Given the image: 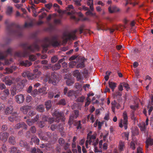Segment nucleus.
Masks as SVG:
<instances>
[{"label": "nucleus", "mask_w": 153, "mask_h": 153, "mask_svg": "<svg viewBox=\"0 0 153 153\" xmlns=\"http://www.w3.org/2000/svg\"><path fill=\"white\" fill-rule=\"evenodd\" d=\"M90 99L88 97L87 99V102L85 103V106L86 107L88 105L90 104Z\"/></svg>", "instance_id": "680f3d73"}, {"label": "nucleus", "mask_w": 153, "mask_h": 153, "mask_svg": "<svg viewBox=\"0 0 153 153\" xmlns=\"http://www.w3.org/2000/svg\"><path fill=\"white\" fill-rule=\"evenodd\" d=\"M32 5L30 7V9L32 10L33 12L34 13V16H36L37 15V14H36L35 13L36 11L35 9L34 8L35 5Z\"/></svg>", "instance_id": "a18cd8bd"}, {"label": "nucleus", "mask_w": 153, "mask_h": 153, "mask_svg": "<svg viewBox=\"0 0 153 153\" xmlns=\"http://www.w3.org/2000/svg\"><path fill=\"white\" fill-rule=\"evenodd\" d=\"M61 43L56 37H53L52 38H47L45 39V42L42 45L43 53H45L47 50L48 47L51 45L54 46H57L60 45Z\"/></svg>", "instance_id": "f257e3e1"}, {"label": "nucleus", "mask_w": 153, "mask_h": 153, "mask_svg": "<svg viewBox=\"0 0 153 153\" xmlns=\"http://www.w3.org/2000/svg\"><path fill=\"white\" fill-rule=\"evenodd\" d=\"M58 104L60 105H63L66 104V102L65 100L64 99H62L60 100L59 103Z\"/></svg>", "instance_id": "79ce46f5"}, {"label": "nucleus", "mask_w": 153, "mask_h": 153, "mask_svg": "<svg viewBox=\"0 0 153 153\" xmlns=\"http://www.w3.org/2000/svg\"><path fill=\"white\" fill-rule=\"evenodd\" d=\"M123 86L126 89L127 91H128L129 89V87L128 85L125 82L123 83Z\"/></svg>", "instance_id": "49530a36"}, {"label": "nucleus", "mask_w": 153, "mask_h": 153, "mask_svg": "<svg viewBox=\"0 0 153 153\" xmlns=\"http://www.w3.org/2000/svg\"><path fill=\"white\" fill-rule=\"evenodd\" d=\"M67 10L68 11L67 13L68 15H71V19H73L76 21H78L75 16L74 15L76 12L74 9V8L72 5H70L66 7Z\"/></svg>", "instance_id": "20e7f679"}, {"label": "nucleus", "mask_w": 153, "mask_h": 153, "mask_svg": "<svg viewBox=\"0 0 153 153\" xmlns=\"http://www.w3.org/2000/svg\"><path fill=\"white\" fill-rule=\"evenodd\" d=\"M97 29L98 30H106L105 29V25L102 23H99L97 24Z\"/></svg>", "instance_id": "aec40b11"}, {"label": "nucleus", "mask_w": 153, "mask_h": 153, "mask_svg": "<svg viewBox=\"0 0 153 153\" xmlns=\"http://www.w3.org/2000/svg\"><path fill=\"white\" fill-rule=\"evenodd\" d=\"M4 94L5 95V97L4 98H3L2 97H1V98L3 100L10 93L8 89H6L4 91Z\"/></svg>", "instance_id": "2f4dec72"}, {"label": "nucleus", "mask_w": 153, "mask_h": 153, "mask_svg": "<svg viewBox=\"0 0 153 153\" xmlns=\"http://www.w3.org/2000/svg\"><path fill=\"white\" fill-rule=\"evenodd\" d=\"M108 85L109 87L112 89V91H113L116 86V83L112 82H109Z\"/></svg>", "instance_id": "5701e85b"}, {"label": "nucleus", "mask_w": 153, "mask_h": 153, "mask_svg": "<svg viewBox=\"0 0 153 153\" xmlns=\"http://www.w3.org/2000/svg\"><path fill=\"white\" fill-rule=\"evenodd\" d=\"M33 24L32 22H30L29 23L26 22L25 23V27H31L32 25Z\"/></svg>", "instance_id": "8fccbe9b"}, {"label": "nucleus", "mask_w": 153, "mask_h": 153, "mask_svg": "<svg viewBox=\"0 0 153 153\" xmlns=\"http://www.w3.org/2000/svg\"><path fill=\"white\" fill-rule=\"evenodd\" d=\"M142 149L140 147H139L137 149V153H142Z\"/></svg>", "instance_id": "774afa93"}, {"label": "nucleus", "mask_w": 153, "mask_h": 153, "mask_svg": "<svg viewBox=\"0 0 153 153\" xmlns=\"http://www.w3.org/2000/svg\"><path fill=\"white\" fill-rule=\"evenodd\" d=\"M94 10H91V9L88 10L87 12L85 13V14L87 16H96L95 13H93V11Z\"/></svg>", "instance_id": "b1692460"}, {"label": "nucleus", "mask_w": 153, "mask_h": 153, "mask_svg": "<svg viewBox=\"0 0 153 153\" xmlns=\"http://www.w3.org/2000/svg\"><path fill=\"white\" fill-rule=\"evenodd\" d=\"M45 6L48 9H50L52 6V4L51 3H50L48 4H45Z\"/></svg>", "instance_id": "bf43d9fd"}, {"label": "nucleus", "mask_w": 153, "mask_h": 153, "mask_svg": "<svg viewBox=\"0 0 153 153\" xmlns=\"http://www.w3.org/2000/svg\"><path fill=\"white\" fill-rule=\"evenodd\" d=\"M87 118L88 119H90L92 123L94 122L95 120V118L93 114H89Z\"/></svg>", "instance_id": "7c9ffc66"}, {"label": "nucleus", "mask_w": 153, "mask_h": 153, "mask_svg": "<svg viewBox=\"0 0 153 153\" xmlns=\"http://www.w3.org/2000/svg\"><path fill=\"white\" fill-rule=\"evenodd\" d=\"M29 52L27 50H24L23 52H16L15 55L19 57H26L29 55Z\"/></svg>", "instance_id": "0eeeda50"}, {"label": "nucleus", "mask_w": 153, "mask_h": 153, "mask_svg": "<svg viewBox=\"0 0 153 153\" xmlns=\"http://www.w3.org/2000/svg\"><path fill=\"white\" fill-rule=\"evenodd\" d=\"M29 76H28V78L29 79L32 80L37 77V76L35 74H32L30 73Z\"/></svg>", "instance_id": "f704fd0d"}, {"label": "nucleus", "mask_w": 153, "mask_h": 153, "mask_svg": "<svg viewBox=\"0 0 153 153\" xmlns=\"http://www.w3.org/2000/svg\"><path fill=\"white\" fill-rule=\"evenodd\" d=\"M76 64V62L75 61L71 62L69 64V66L70 68H73Z\"/></svg>", "instance_id": "ea45409f"}, {"label": "nucleus", "mask_w": 153, "mask_h": 153, "mask_svg": "<svg viewBox=\"0 0 153 153\" xmlns=\"http://www.w3.org/2000/svg\"><path fill=\"white\" fill-rule=\"evenodd\" d=\"M130 148L133 150L135 149V144L132 141L130 143Z\"/></svg>", "instance_id": "6e6d98bb"}, {"label": "nucleus", "mask_w": 153, "mask_h": 153, "mask_svg": "<svg viewBox=\"0 0 153 153\" xmlns=\"http://www.w3.org/2000/svg\"><path fill=\"white\" fill-rule=\"evenodd\" d=\"M36 59V56L33 55H30L29 57L30 60L32 61H35Z\"/></svg>", "instance_id": "37998d69"}, {"label": "nucleus", "mask_w": 153, "mask_h": 153, "mask_svg": "<svg viewBox=\"0 0 153 153\" xmlns=\"http://www.w3.org/2000/svg\"><path fill=\"white\" fill-rule=\"evenodd\" d=\"M149 119L147 118L145 123L144 122H142L140 125V127L142 131H145L146 129L147 128V126L149 124Z\"/></svg>", "instance_id": "6e6552de"}, {"label": "nucleus", "mask_w": 153, "mask_h": 153, "mask_svg": "<svg viewBox=\"0 0 153 153\" xmlns=\"http://www.w3.org/2000/svg\"><path fill=\"white\" fill-rule=\"evenodd\" d=\"M16 101L19 103H22L25 100V97L23 95L19 94L15 97Z\"/></svg>", "instance_id": "9d476101"}, {"label": "nucleus", "mask_w": 153, "mask_h": 153, "mask_svg": "<svg viewBox=\"0 0 153 153\" xmlns=\"http://www.w3.org/2000/svg\"><path fill=\"white\" fill-rule=\"evenodd\" d=\"M146 147L148 148L149 145H152L153 144V140L150 138H148L146 141Z\"/></svg>", "instance_id": "412c9836"}, {"label": "nucleus", "mask_w": 153, "mask_h": 153, "mask_svg": "<svg viewBox=\"0 0 153 153\" xmlns=\"http://www.w3.org/2000/svg\"><path fill=\"white\" fill-rule=\"evenodd\" d=\"M13 108L11 106H10L7 107L5 111V113L7 114H10L12 112Z\"/></svg>", "instance_id": "bb28decb"}, {"label": "nucleus", "mask_w": 153, "mask_h": 153, "mask_svg": "<svg viewBox=\"0 0 153 153\" xmlns=\"http://www.w3.org/2000/svg\"><path fill=\"white\" fill-rule=\"evenodd\" d=\"M27 123L30 126V125H32L33 124V123H34L35 122V121H33V120H28L27 121Z\"/></svg>", "instance_id": "e2e57ef3"}, {"label": "nucleus", "mask_w": 153, "mask_h": 153, "mask_svg": "<svg viewBox=\"0 0 153 153\" xmlns=\"http://www.w3.org/2000/svg\"><path fill=\"white\" fill-rule=\"evenodd\" d=\"M73 75L74 76L76 77L77 80H79L81 79L82 77L80 74L78 70H76L74 71Z\"/></svg>", "instance_id": "a211bd4d"}, {"label": "nucleus", "mask_w": 153, "mask_h": 153, "mask_svg": "<svg viewBox=\"0 0 153 153\" xmlns=\"http://www.w3.org/2000/svg\"><path fill=\"white\" fill-rule=\"evenodd\" d=\"M104 119L105 120H108L109 119V114L108 113H107L105 114V116L104 117Z\"/></svg>", "instance_id": "338daca9"}, {"label": "nucleus", "mask_w": 153, "mask_h": 153, "mask_svg": "<svg viewBox=\"0 0 153 153\" xmlns=\"http://www.w3.org/2000/svg\"><path fill=\"white\" fill-rule=\"evenodd\" d=\"M12 33L14 34L15 35L18 36H19L21 35V33L19 30H16L12 32Z\"/></svg>", "instance_id": "5fc2aeb1"}, {"label": "nucleus", "mask_w": 153, "mask_h": 153, "mask_svg": "<svg viewBox=\"0 0 153 153\" xmlns=\"http://www.w3.org/2000/svg\"><path fill=\"white\" fill-rule=\"evenodd\" d=\"M32 152H35L36 153H43V152L40 151V150L39 149H36V148H33L32 150Z\"/></svg>", "instance_id": "de8ad7c7"}, {"label": "nucleus", "mask_w": 153, "mask_h": 153, "mask_svg": "<svg viewBox=\"0 0 153 153\" xmlns=\"http://www.w3.org/2000/svg\"><path fill=\"white\" fill-rule=\"evenodd\" d=\"M16 67L13 66L10 68H5L6 72H4L5 74H9L13 72V71L16 70Z\"/></svg>", "instance_id": "ddd939ff"}, {"label": "nucleus", "mask_w": 153, "mask_h": 153, "mask_svg": "<svg viewBox=\"0 0 153 153\" xmlns=\"http://www.w3.org/2000/svg\"><path fill=\"white\" fill-rule=\"evenodd\" d=\"M84 59L83 58V59H82V62L81 63H79L77 65V68H82L83 67H84Z\"/></svg>", "instance_id": "e433bc0d"}, {"label": "nucleus", "mask_w": 153, "mask_h": 153, "mask_svg": "<svg viewBox=\"0 0 153 153\" xmlns=\"http://www.w3.org/2000/svg\"><path fill=\"white\" fill-rule=\"evenodd\" d=\"M108 9L109 12L111 13L118 12L120 10L119 9L115 6L109 7Z\"/></svg>", "instance_id": "2eb2a0df"}, {"label": "nucleus", "mask_w": 153, "mask_h": 153, "mask_svg": "<svg viewBox=\"0 0 153 153\" xmlns=\"http://www.w3.org/2000/svg\"><path fill=\"white\" fill-rule=\"evenodd\" d=\"M65 78L66 79V82L67 84L68 85H71L72 84L74 83V80L71 79L70 78Z\"/></svg>", "instance_id": "cd10ccee"}, {"label": "nucleus", "mask_w": 153, "mask_h": 153, "mask_svg": "<svg viewBox=\"0 0 153 153\" xmlns=\"http://www.w3.org/2000/svg\"><path fill=\"white\" fill-rule=\"evenodd\" d=\"M53 77L52 76L51 77V78L49 80L48 82L50 83H52L54 85H55L56 83L57 79L56 76L55 77Z\"/></svg>", "instance_id": "4be33fe9"}, {"label": "nucleus", "mask_w": 153, "mask_h": 153, "mask_svg": "<svg viewBox=\"0 0 153 153\" xmlns=\"http://www.w3.org/2000/svg\"><path fill=\"white\" fill-rule=\"evenodd\" d=\"M74 92L72 90L69 91L68 93V96L71 97L74 95Z\"/></svg>", "instance_id": "13d9d810"}, {"label": "nucleus", "mask_w": 153, "mask_h": 153, "mask_svg": "<svg viewBox=\"0 0 153 153\" xmlns=\"http://www.w3.org/2000/svg\"><path fill=\"white\" fill-rule=\"evenodd\" d=\"M6 88V86L3 83L0 84V89L2 90Z\"/></svg>", "instance_id": "0e129e2a"}, {"label": "nucleus", "mask_w": 153, "mask_h": 153, "mask_svg": "<svg viewBox=\"0 0 153 153\" xmlns=\"http://www.w3.org/2000/svg\"><path fill=\"white\" fill-rule=\"evenodd\" d=\"M61 67V65L59 63H58L57 64H56L54 65L53 66V70H57L59 69Z\"/></svg>", "instance_id": "c9c22d12"}, {"label": "nucleus", "mask_w": 153, "mask_h": 153, "mask_svg": "<svg viewBox=\"0 0 153 153\" xmlns=\"http://www.w3.org/2000/svg\"><path fill=\"white\" fill-rule=\"evenodd\" d=\"M12 49L10 48H8L7 51L4 52H2L0 53V59H4L6 56L7 54H10L11 51Z\"/></svg>", "instance_id": "1a4fd4ad"}, {"label": "nucleus", "mask_w": 153, "mask_h": 153, "mask_svg": "<svg viewBox=\"0 0 153 153\" xmlns=\"http://www.w3.org/2000/svg\"><path fill=\"white\" fill-rule=\"evenodd\" d=\"M13 11V8L12 7L9 6L7 7V14H10Z\"/></svg>", "instance_id": "473e14b6"}, {"label": "nucleus", "mask_w": 153, "mask_h": 153, "mask_svg": "<svg viewBox=\"0 0 153 153\" xmlns=\"http://www.w3.org/2000/svg\"><path fill=\"white\" fill-rule=\"evenodd\" d=\"M58 59L56 56H54L51 58V62L52 63H55L56 62Z\"/></svg>", "instance_id": "c03bdc74"}, {"label": "nucleus", "mask_w": 153, "mask_h": 153, "mask_svg": "<svg viewBox=\"0 0 153 153\" xmlns=\"http://www.w3.org/2000/svg\"><path fill=\"white\" fill-rule=\"evenodd\" d=\"M5 83L7 85H10L12 84V82L11 79H8L6 80Z\"/></svg>", "instance_id": "603ef678"}, {"label": "nucleus", "mask_w": 153, "mask_h": 153, "mask_svg": "<svg viewBox=\"0 0 153 153\" xmlns=\"http://www.w3.org/2000/svg\"><path fill=\"white\" fill-rule=\"evenodd\" d=\"M8 136L9 134L7 133H1L0 134V139L4 141H6Z\"/></svg>", "instance_id": "f8f14e48"}, {"label": "nucleus", "mask_w": 153, "mask_h": 153, "mask_svg": "<svg viewBox=\"0 0 153 153\" xmlns=\"http://www.w3.org/2000/svg\"><path fill=\"white\" fill-rule=\"evenodd\" d=\"M45 105L47 109H50L51 107V101L50 100H48L45 103Z\"/></svg>", "instance_id": "c85d7f7f"}, {"label": "nucleus", "mask_w": 153, "mask_h": 153, "mask_svg": "<svg viewBox=\"0 0 153 153\" xmlns=\"http://www.w3.org/2000/svg\"><path fill=\"white\" fill-rule=\"evenodd\" d=\"M32 100V97L29 96L27 95L26 98V101L28 102H30Z\"/></svg>", "instance_id": "4d7b16f0"}, {"label": "nucleus", "mask_w": 153, "mask_h": 153, "mask_svg": "<svg viewBox=\"0 0 153 153\" xmlns=\"http://www.w3.org/2000/svg\"><path fill=\"white\" fill-rule=\"evenodd\" d=\"M124 143L123 142H120L119 143V149L120 151H122L124 149Z\"/></svg>", "instance_id": "72a5a7b5"}, {"label": "nucleus", "mask_w": 153, "mask_h": 153, "mask_svg": "<svg viewBox=\"0 0 153 153\" xmlns=\"http://www.w3.org/2000/svg\"><path fill=\"white\" fill-rule=\"evenodd\" d=\"M43 120H44L48 121L49 123H52L54 121L53 118H48L47 117L45 116L43 117Z\"/></svg>", "instance_id": "393cba45"}, {"label": "nucleus", "mask_w": 153, "mask_h": 153, "mask_svg": "<svg viewBox=\"0 0 153 153\" xmlns=\"http://www.w3.org/2000/svg\"><path fill=\"white\" fill-rule=\"evenodd\" d=\"M38 94V91L37 89L34 90L31 93V95L34 97H36Z\"/></svg>", "instance_id": "09e8293b"}, {"label": "nucleus", "mask_w": 153, "mask_h": 153, "mask_svg": "<svg viewBox=\"0 0 153 153\" xmlns=\"http://www.w3.org/2000/svg\"><path fill=\"white\" fill-rule=\"evenodd\" d=\"M123 83H120V85L118 87V89L120 91H122L123 90Z\"/></svg>", "instance_id": "69168bd1"}, {"label": "nucleus", "mask_w": 153, "mask_h": 153, "mask_svg": "<svg viewBox=\"0 0 153 153\" xmlns=\"http://www.w3.org/2000/svg\"><path fill=\"white\" fill-rule=\"evenodd\" d=\"M75 2V4L77 6H79L81 5L80 1L77 0H74V1Z\"/></svg>", "instance_id": "052dcab7"}, {"label": "nucleus", "mask_w": 153, "mask_h": 153, "mask_svg": "<svg viewBox=\"0 0 153 153\" xmlns=\"http://www.w3.org/2000/svg\"><path fill=\"white\" fill-rule=\"evenodd\" d=\"M39 47L37 44H35L34 45L28 47L27 50L31 52H34L35 51H38L39 50Z\"/></svg>", "instance_id": "9b49d317"}, {"label": "nucleus", "mask_w": 153, "mask_h": 153, "mask_svg": "<svg viewBox=\"0 0 153 153\" xmlns=\"http://www.w3.org/2000/svg\"><path fill=\"white\" fill-rule=\"evenodd\" d=\"M123 119L121 120L120 123H119V126L120 127H122L123 126L125 129H126L127 128V113L126 112H124L123 113Z\"/></svg>", "instance_id": "39448f33"}, {"label": "nucleus", "mask_w": 153, "mask_h": 153, "mask_svg": "<svg viewBox=\"0 0 153 153\" xmlns=\"http://www.w3.org/2000/svg\"><path fill=\"white\" fill-rule=\"evenodd\" d=\"M52 115L56 119V122L58 121L63 117L64 114L63 113L59 112L58 110H56L53 112H52Z\"/></svg>", "instance_id": "423d86ee"}, {"label": "nucleus", "mask_w": 153, "mask_h": 153, "mask_svg": "<svg viewBox=\"0 0 153 153\" xmlns=\"http://www.w3.org/2000/svg\"><path fill=\"white\" fill-rule=\"evenodd\" d=\"M9 142L11 144L14 145L15 143V138L13 137H10L9 138Z\"/></svg>", "instance_id": "58836bf2"}, {"label": "nucleus", "mask_w": 153, "mask_h": 153, "mask_svg": "<svg viewBox=\"0 0 153 153\" xmlns=\"http://www.w3.org/2000/svg\"><path fill=\"white\" fill-rule=\"evenodd\" d=\"M34 72L35 73L34 74H35L37 76V77H39V75L41 74V72L40 71H38V69L34 70Z\"/></svg>", "instance_id": "3c124183"}, {"label": "nucleus", "mask_w": 153, "mask_h": 153, "mask_svg": "<svg viewBox=\"0 0 153 153\" xmlns=\"http://www.w3.org/2000/svg\"><path fill=\"white\" fill-rule=\"evenodd\" d=\"M87 4L89 6L90 9L91 10H94L93 7V0H88Z\"/></svg>", "instance_id": "a878e982"}, {"label": "nucleus", "mask_w": 153, "mask_h": 153, "mask_svg": "<svg viewBox=\"0 0 153 153\" xmlns=\"http://www.w3.org/2000/svg\"><path fill=\"white\" fill-rule=\"evenodd\" d=\"M27 126L24 123H18L15 125L14 128L15 129H19L20 128L22 127L26 129Z\"/></svg>", "instance_id": "f3484780"}, {"label": "nucleus", "mask_w": 153, "mask_h": 153, "mask_svg": "<svg viewBox=\"0 0 153 153\" xmlns=\"http://www.w3.org/2000/svg\"><path fill=\"white\" fill-rule=\"evenodd\" d=\"M46 90V88L45 87H43L39 89L38 92L40 93H45Z\"/></svg>", "instance_id": "a19ab883"}, {"label": "nucleus", "mask_w": 153, "mask_h": 153, "mask_svg": "<svg viewBox=\"0 0 153 153\" xmlns=\"http://www.w3.org/2000/svg\"><path fill=\"white\" fill-rule=\"evenodd\" d=\"M20 64L22 66H25V67H28L31 65L32 63L31 62H30L27 60L25 61H21L19 62Z\"/></svg>", "instance_id": "4468645a"}, {"label": "nucleus", "mask_w": 153, "mask_h": 153, "mask_svg": "<svg viewBox=\"0 0 153 153\" xmlns=\"http://www.w3.org/2000/svg\"><path fill=\"white\" fill-rule=\"evenodd\" d=\"M30 107L28 106H25L21 108V110L24 114H26L28 111L30 109Z\"/></svg>", "instance_id": "6ab92c4d"}, {"label": "nucleus", "mask_w": 153, "mask_h": 153, "mask_svg": "<svg viewBox=\"0 0 153 153\" xmlns=\"http://www.w3.org/2000/svg\"><path fill=\"white\" fill-rule=\"evenodd\" d=\"M83 30V26H81L79 29L75 30L71 33H64L62 37V44H65L68 40L75 39L76 38V36L75 35V33L76 32L79 31L80 33H82Z\"/></svg>", "instance_id": "7ed1b4c3"}, {"label": "nucleus", "mask_w": 153, "mask_h": 153, "mask_svg": "<svg viewBox=\"0 0 153 153\" xmlns=\"http://www.w3.org/2000/svg\"><path fill=\"white\" fill-rule=\"evenodd\" d=\"M84 99V97L83 96H82L81 97H79L77 100L78 102H83Z\"/></svg>", "instance_id": "864d4df0"}, {"label": "nucleus", "mask_w": 153, "mask_h": 153, "mask_svg": "<svg viewBox=\"0 0 153 153\" xmlns=\"http://www.w3.org/2000/svg\"><path fill=\"white\" fill-rule=\"evenodd\" d=\"M36 109L39 111L43 112L45 108L43 105H40L37 106Z\"/></svg>", "instance_id": "c756f323"}, {"label": "nucleus", "mask_w": 153, "mask_h": 153, "mask_svg": "<svg viewBox=\"0 0 153 153\" xmlns=\"http://www.w3.org/2000/svg\"><path fill=\"white\" fill-rule=\"evenodd\" d=\"M30 73L28 71H25L22 74V76L24 77H27L29 76Z\"/></svg>", "instance_id": "4c0bfd02"}, {"label": "nucleus", "mask_w": 153, "mask_h": 153, "mask_svg": "<svg viewBox=\"0 0 153 153\" xmlns=\"http://www.w3.org/2000/svg\"><path fill=\"white\" fill-rule=\"evenodd\" d=\"M59 142L61 145L64 146L65 149L69 146V144L67 143H65L64 139L62 138H60L59 139Z\"/></svg>", "instance_id": "dca6fc26"}, {"label": "nucleus", "mask_w": 153, "mask_h": 153, "mask_svg": "<svg viewBox=\"0 0 153 153\" xmlns=\"http://www.w3.org/2000/svg\"><path fill=\"white\" fill-rule=\"evenodd\" d=\"M91 132L90 131L88 134L87 140L86 141L85 145L86 147L88 148V144H92L94 147V152H101L100 150H98L97 147L96 146L98 143V139H96V134L94 133L91 136L90 133Z\"/></svg>", "instance_id": "f03ea898"}]
</instances>
